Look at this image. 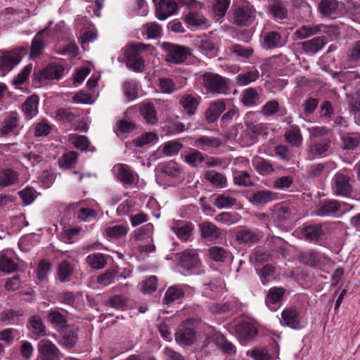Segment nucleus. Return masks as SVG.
I'll return each mask as SVG.
<instances>
[{"label":"nucleus","mask_w":360,"mask_h":360,"mask_svg":"<svg viewBox=\"0 0 360 360\" xmlns=\"http://www.w3.org/2000/svg\"><path fill=\"white\" fill-rule=\"evenodd\" d=\"M255 8L250 3L241 1L233 4L229 15V21L240 27L249 26L255 18Z\"/></svg>","instance_id":"obj_1"},{"label":"nucleus","mask_w":360,"mask_h":360,"mask_svg":"<svg viewBox=\"0 0 360 360\" xmlns=\"http://www.w3.org/2000/svg\"><path fill=\"white\" fill-rule=\"evenodd\" d=\"M354 180L345 171L336 172L331 179V191L334 195L349 198L353 193Z\"/></svg>","instance_id":"obj_2"},{"label":"nucleus","mask_w":360,"mask_h":360,"mask_svg":"<svg viewBox=\"0 0 360 360\" xmlns=\"http://www.w3.org/2000/svg\"><path fill=\"white\" fill-rule=\"evenodd\" d=\"M202 84L207 92L213 94H229L228 79L221 75L212 72H206L201 77Z\"/></svg>","instance_id":"obj_3"},{"label":"nucleus","mask_w":360,"mask_h":360,"mask_svg":"<svg viewBox=\"0 0 360 360\" xmlns=\"http://www.w3.org/2000/svg\"><path fill=\"white\" fill-rule=\"evenodd\" d=\"M148 47H150V45H146L142 43L128 46L125 51L127 66L135 72H142L144 68V62L139 54V51Z\"/></svg>","instance_id":"obj_4"},{"label":"nucleus","mask_w":360,"mask_h":360,"mask_svg":"<svg viewBox=\"0 0 360 360\" xmlns=\"http://www.w3.org/2000/svg\"><path fill=\"white\" fill-rule=\"evenodd\" d=\"M162 48L167 53L166 60L174 64L184 63L191 55V49L181 45L164 42Z\"/></svg>","instance_id":"obj_5"},{"label":"nucleus","mask_w":360,"mask_h":360,"mask_svg":"<svg viewBox=\"0 0 360 360\" xmlns=\"http://www.w3.org/2000/svg\"><path fill=\"white\" fill-rule=\"evenodd\" d=\"M281 324L294 330L304 327L305 323L300 310L295 307H286L281 312Z\"/></svg>","instance_id":"obj_6"},{"label":"nucleus","mask_w":360,"mask_h":360,"mask_svg":"<svg viewBox=\"0 0 360 360\" xmlns=\"http://www.w3.org/2000/svg\"><path fill=\"white\" fill-rule=\"evenodd\" d=\"M179 264L192 274H199L201 271V262L196 250L184 251L179 256Z\"/></svg>","instance_id":"obj_7"},{"label":"nucleus","mask_w":360,"mask_h":360,"mask_svg":"<svg viewBox=\"0 0 360 360\" xmlns=\"http://www.w3.org/2000/svg\"><path fill=\"white\" fill-rule=\"evenodd\" d=\"M113 173L125 188H132L139 179L138 174L125 164L115 165Z\"/></svg>","instance_id":"obj_8"},{"label":"nucleus","mask_w":360,"mask_h":360,"mask_svg":"<svg viewBox=\"0 0 360 360\" xmlns=\"http://www.w3.org/2000/svg\"><path fill=\"white\" fill-rule=\"evenodd\" d=\"M22 58V49L11 51H0V76H4Z\"/></svg>","instance_id":"obj_9"},{"label":"nucleus","mask_w":360,"mask_h":360,"mask_svg":"<svg viewBox=\"0 0 360 360\" xmlns=\"http://www.w3.org/2000/svg\"><path fill=\"white\" fill-rule=\"evenodd\" d=\"M194 320L188 319L184 321L176 333V342L181 345H191L195 338Z\"/></svg>","instance_id":"obj_10"},{"label":"nucleus","mask_w":360,"mask_h":360,"mask_svg":"<svg viewBox=\"0 0 360 360\" xmlns=\"http://www.w3.org/2000/svg\"><path fill=\"white\" fill-rule=\"evenodd\" d=\"M235 333L240 342L245 344L248 341L252 340L257 336L258 329L255 323L243 321L235 326Z\"/></svg>","instance_id":"obj_11"},{"label":"nucleus","mask_w":360,"mask_h":360,"mask_svg":"<svg viewBox=\"0 0 360 360\" xmlns=\"http://www.w3.org/2000/svg\"><path fill=\"white\" fill-rule=\"evenodd\" d=\"M178 13L179 4L173 0H160L155 3V16L160 20H165Z\"/></svg>","instance_id":"obj_12"},{"label":"nucleus","mask_w":360,"mask_h":360,"mask_svg":"<svg viewBox=\"0 0 360 360\" xmlns=\"http://www.w3.org/2000/svg\"><path fill=\"white\" fill-rule=\"evenodd\" d=\"M287 43L286 37L277 31L266 32L262 41V47L266 50L284 46Z\"/></svg>","instance_id":"obj_13"},{"label":"nucleus","mask_w":360,"mask_h":360,"mask_svg":"<svg viewBox=\"0 0 360 360\" xmlns=\"http://www.w3.org/2000/svg\"><path fill=\"white\" fill-rule=\"evenodd\" d=\"M170 229L181 240L188 241L192 236L194 226L191 222L178 220L172 222Z\"/></svg>","instance_id":"obj_14"},{"label":"nucleus","mask_w":360,"mask_h":360,"mask_svg":"<svg viewBox=\"0 0 360 360\" xmlns=\"http://www.w3.org/2000/svg\"><path fill=\"white\" fill-rule=\"evenodd\" d=\"M64 68L59 63H50L43 68L39 75H37L39 80L42 79H60L64 74Z\"/></svg>","instance_id":"obj_15"},{"label":"nucleus","mask_w":360,"mask_h":360,"mask_svg":"<svg viewBox=\"0 0 360 360\" xmlns=\"http://www.w3.org/2000/svg\"><path fill=\"white\" fill-rule=\"evenodd\" d=\"M199 230L201 237L207 241L217 240L222 235L221 230L210 221H203L199 224Z\"/></svg>","instance_id":"obj_16"},{"label":"nucleus","mask_w":360,"mask_h":360,"mask_svg":"<svg viewBox=\"0 0 360 360\" xmlns=\"http://www.w3.org/2000/svg\"><path fill=\"white\" fill-rule=\"evenodd\" d=\"M236 237L240 244L252 245L257 243L262 236L257 230L241 229L236 232Z\"/></svg>","instance_id":"obj_17"},{"label":"nucleus","mask_w":360,"mask_h":360,"mask_svg":"<svg viewBox=\"0 0 360 360\" xmlns=\"http://www.w3.org/2000/svg\"><path fill=\"white\" fill-rule=\"evenodd\" d=\"M14 255V252L9 249L0 252V271L11 274L17 269L18 265L13 259Z\"/></svg>","instance_id":"obj_18"},{"label":"nucleus","mask_w":360,"mask_h":360,"mask_svg":"<svg viewBox=\"0 0 360 360\" xmlns=\"http://www.w3.org/2000/svg\"><path fill=\"white\" fill-rule=\"evenodd\" d=\"M188 288L186 285H175L169 286L165 291L162 303L169 305L174 301L181 299L185 296L186 290Z\"/></svg>","instance_id":"obj_19"},{"label":"nucleus","mask_w":360,"mask_h":360,"mask_svg":"<svg viewBox=\"0 0 360 360\" xmlns=\"http://www.w3.org/2000/svg\"><path fill=\"white\" fill-rule=\"evenodd\" d=\"M240 101L247 107L257 106L263 101L257 90L253 87H248L242 91Z\"/></svg>","instance_id":"obj_20"},{"label":"nucleus","mask_w":360,"mask_h":360,"mask_svg":"<svg viewBox=\"0 0 360 360\" xmlns=\"http://www.w3.org/2000/svg\"><path fill=\"white\" fill-rule=\"evenodd\" d=\"M316 214L320 217H338V200H324L318 207L316 210Z\"/></svg>","instance_id":"obj_21"},{"label":"nucleus","mask_w":360,"mask_h":360,"mask_svg":"<svg viewBox=\"0 0 360 360\" xmlns=\"http://www.w3.org/2000/svg\"><path fill=\"white\" fill-rule=\"evenodd\" d=\"M226 104L224 100H217L212 102L205 112V117L208 122H215L225 110Z\"/></svg>","instance_id":"obj_22"},{"label":"nucleus","mask_w":360,"mask_h":360,"mask_svg":"<svg viewBox=\"0 0 360 360\" xmlns=\"http://www.w3.org/2000/svg\"><path fill=\"white\" fill-rule=\"evenodd\" d=\"M221 145L220 139L207 136H200L193 139V146L201 150L217 148Z\"/></svg>","instance_id":"obj_23"},{"label":"nucleus","mask_w":360,"mask_h":360,"mask_svg":"<svg viewBox=\"0 0 360 360\" xmlns=\"http://www.w3.org/2000/svg\"><path fill=\"white\" fill-rule=\"evenodd\" d=\"M327 43V38L324 36L316 37L304 41L302 44V50L307 53L314 54L321 51Z\"/></svg>","instance_id":"obj_24"},{"label":"nucleus","mask_w":360,"mask_h":360,"mask_svg":"<svg viewBox=\"0 0 360 360\" xmlns=\"http://www.w3.org/2000/svg\"><path fill=\"white\" fill-rule=\"evenodd\" d=\"M286 112V109L281 108L278 101L275 99L266 102L260 110V113L266 117H272L277 114L283 116Z\"/></svg>","instance_id":"obj_25"},{"label":"nucleus","mask_w":360,"mask_h":360,"mask_svg":"<svg viewBox=\"0 0 360 360\" xmlns=\"http://www.w3.org/2000/svg\"><path fill=\"white\" fill-rule=\"evenodd\" d=\"M139 110L141 116L148 124H155L158 122L157 112L153 103H142L139 106Z\"/></svg>","instance_id":"obj_26"},{"label":"nucleus","mask_w":360,"mask_h":360,"mask_svg":"<svg viewBox=\"0 0 360 360\" xmlns=\"http://www.w3.org/2000/svg\"><path fill=\"white\" fill-rule=\"evenodd\" d=\"M330 146L329 139H323L319 141L311 143L307 148V155L309 158H314L324 154Z\"/></svg>","instance_id":"obj_27"},{"label":"nucleus","mask_w":360,"mask_h":360,"mask_svg":"<svg viewBox=\"0 0 360 360\" xmlns=\"http://www.w3.org/2000/svg\"><path fill=\"white\" fill-rule=\"evenodd\" d=\"M347 62L349 68L360 65V39L354 41L346 52Z\"/></svg>","instance_id":"obj_28"},{"label":"nucleus","mask_w":360,"mask_h":360,"mask_svg":"<svg viewBox=\"0 0 360 360\" xmlns=\"http://www.w3.org/2000/svg\"><path fill=\"white\" fill-rule=\"evenodd\" d=\"M276 198V193L268 191H259L252 193L249 201L254 205H264Z\"/></svg>","instance_id":"obj_29"},{"label":"nucleus","mask_w":360,"mask_h":360,"mask_svg":"<svg viewBox=\"0 0 360 360\" xmlns=\"http://www.w3.org/2000/svg\"><path fill=\"white\" fill-rule=\"evenodd\" d=\"M339 2L337 0H321L319 4L320 13L325 17L336 18Z\"/></svg>","instance_id":"obj_30"},{"label":"nucleus","mask_w":360,"mask_h":360,"mask_svg":"<svg viewBox=\"0 0 360 360\" xmlns=\"http://www.w3.org/2000/svg\"><path fill=\"white\" fill-rule=\"evenodd\" d=\"M204 179L214 186L224 188L227 186V179L224 174L214 170H207L204 174Z\"/></svg>","instance_id":"obj_31"},{"label":"nucleus","mask_w":360,"mask_h":360,"mask_svg":"<svg viewBox=\"0 0 360 360\" xmlns=\"http://www.w3.org/2000/svg\"><path fill=\"white\" fill-rule=\"evenodd\" d=\"M179 104L186 112L193 115L199 105V99L191 94H184L179 98Z\"/></svg>","instance_id":"obj_32"},{"label":"nucleus","mask_w":360,"mask_h":360,"mask_svg":"<svg viewBox=\"0 0 360 360\" xmlns=\"http://www.w3.org/2000/svg\"><path fill=\"white\" fill-rule=\"evenodd\" d=\"M269 13L275 20H281L287 18L288 10L283 2L279 0L272 1L269 5Z\"/></svg>","instance_id":"obj_33"},{"label":"nucleus","mask_w":360,"mask_h":360,"mask_svg":"<svg viewBox=\"0 0 360 360\" xmlns=\"http://www.w3.org/2000/svg\"><path fill=\"white\" fill-rule=\"evenodd\" d=\"M322 255L315 250L302 252L300 255V260L302 263L311 266L316 267L321 262Z\"/></svg>","instance_id":"obj_34"},{"label":"nucleus","mask_w":360,"mask_h":360,"mask_svg":"<svg viewBox=\"0 0 360 360\" xmlns=\"http://www.w3.org/2000/svg\"><path fill=\"white\" fill-rule=\"evenodd\" d=\"M18 118L15 112H10L4 120L0 128V136H4L12 132L18 126Z\"/></svg>","instance_id":"obj_35"},{"label":"nucleus","mask_w":360,"mask_h":360,"mask_svg":"<svg viewBox=\"0 0 360 360\" xmlns=\"http://www.w3.org/2000/svg\"><path fill=\"white\" fill-rule=\"evenodd\" d=\"M341 141L344 149L354 150L360 143V134L358 132L342 134Z\"/></svg>","instance_id":"obj_36"},{"label":"nucleus","mask_w":360,"mask_h":360,"mask_svg":"<svg viewBox=\"0 0 360 360\" xmlns=\"http://www.w3.org/2000/svg\"><path fill=\"white\" fill-rule=\"evenodd\" d=\"M39 98L36 95L29 96L24 102V115L32 119L38 114Z\"/></svg>","instance_id":"obj_37"},{"label":"nucleus","mask_w":360,"mask_h":360,"mask_svg":"<svg viewBox=\"0 0 360 360\" xmlns=\"http://www.w3.org/2000/svg\"><path fill=\"white\" fill-rule=\"evenodd\" d=\"M285 293V289L283 287H273L271 288L266 296L265 302L267 307H271L279 303Z\"/></svg>","instance_id":"obj_38"},{"label":"nucleus","mask_w":360,"mask_h":360,"mask_svg":"<svg viewBox=\"0 0 360 360\" xmlns=\"http://www.w3.org/2000/svg\"><path fill=\"white\" fill-rule=\"evenodd\" d=\"M184 22L191 27H198L206 25L207 18L198 11H190L184 16Z\"/></svg>","instance_id":"obj_39"},{"label":"nucleus","mask_w":360,"mask_h":360,"mask_svg":"<svg viewBox=\"0 0 360 360\" xmlns=\"http://www.w3.org/2000/svg\"><path fill=\"white\" fill-rule=\"evenodd\" d=\"M48 321L58 330L67 327V318L57 310H51L47 314Z\"/></svg>","instance_id":"obj_40"},{"label":"nucleus","mask_w":360,"mask_h":360,"mask_svg":"<svg viewBox=\"0 0 360 360\" xmlns=\"http://www.w3.org/2000/svg\"><path fill=\"white\" fill-rule=\"evenodd\" d=\"M302 234L307 240L316 242L323 234V230L320 224H313L303 228Z\"/></svg>","instance_id":"obj_41"},{"label":"nucleus","mask_w":360,"mask_h":360,"mask_svg":"<svg viewBox=\"0 0 360 360\" xmlns=\"http://www.w3.org/2000/svg\"><path fill=\"white\" fill-rule=\"evenodd\" d=\"M286 141L292 146L298 147L302 143V136L300 129L297 125H291V127L285 134Z\"/></svg>","instance_id":"obj_42"},{"label":"nucleus","mask_w":360,"mask_h":360,"mask_svg":"<svg viewBox=\"0 0 360 360\" xmlns=\"http://www.w3.org/2000/svg\"><path fill=\"white\" fill-rule=\"evenodd\" d=\"M321 25H302L298 28L295 35L298 39H303L318 34L321 31Z\"/></svg>","instance_id":"obj_43"},{"label":"nucleus","mask_w":360,"mask_h":360,"mask_svg":"<svg viewBox=\"0 0 360 360\" xmlns=\"http://www.w3.org/2000/svg\"><path fill=\"white\" fill-rule=\"evenodd\" d=\"M128 228L122 224H116L107 226L105 229V233L108 238L111 239H119L127 235Z\"/></svg>","instance_id":"obj_44"},{"label":"nucleus","mask_w":360,"mask_h":360,"mask_svg":"<svg viewBox=\"0 0 360 360\" xmlns=\"http://www.w3.org/2000/svg\"><path fill=\"white\" fill-rule=\"evenodd\" d=\"M259 77V72L257 70H250L240 73L236 76V83L239 86H246L255 82Z\"/></svg>","instance_id":"obj_45"},{"label":"nucleus","mask_w":360,"mask_h":360,"mask_svg":"<svg viewBox=\"0 0 360 360\" xmlns=\"http://www.w3.org/2000/svg\"><path fill=\"white\" fill-rule=\"evenodd\" d=\"M85 261L90 267L94 269H103L106 264L105 255L100 252L90 254L86 257Z\"/></svg>","instance_id":"obj_46"},{"label":"nucleus","mask_w":360,"mask_h":360,"mask_svg":"<svg viewBox=\"0 0 360 360\" xmlns=\"http://www.w3.org/2000/svg\"><path fill=\"white\" fill-rule=\"evenodd\" d=\"M18 177V174L11 169L0 170V186L6 187L15 184Z\"/></svg>","instance_id":"obj_47"},{"label":"nucleus","mask_w":360,"mask_h":360,"mask_svg":"<svg viewBox=\"0 0 360 360\" xmlns=\"http://www.w3.org/2000/svg\"><path fill=\"white\" fill-rule=\"evenodd\" d=\"M52 129L51 124L45 119L37 122L32 129L29 130V133L33 131L36 137L46 136L49 135Z\"/></svg>","instance_id":"obj_48"},{"label":"nucleus","mask_w":360,"mask_h":360,"mask_svg":"<svg viewBox=\"0 0 360 360\" xmlns=\"http://www.w3.org/2000/svg\"><path fill=\"white\" fill-rule=\"evenodd\" d=\"M184 161L191 167L196 168L200 163L204 162V156L200 151L196 149H191V150L184 155Z\"/></svg>","instance_id":"obj_49"},{"label":"nucleus","mask_w":360,"mask_h":360,"mask_svg":"<svg viewBox=\"0 0 360 360\" xmlns=\"http://www.w3.org/2000/svg\"><path fill=\"white\" fill-rule=\"evenodd\" d=\"M233 183L242 187H249L253 185L250 175L246 171H236L233 173Z\"/></svg>","instance_id":"obj_50"},{"label":"nucleus","mask_w":360,"mask_h":360,"mask_svg":"<svg viewBox=\"0 0 360 360\" xmlns=\"http://www.w3.org/2000/svg\"><path fill=\"white\" fill-rule=\"evenodd\" d=\"M41 33L42 32H39L32 40L31 50L29 56L30 60H34L42 53V51L44 48V44L40 38Z\"/></svg>","instance_id":"obj_51"},{"label":"nucleus","mask_w":360,"mask_h":360,"mask_svg":"<svg viewBox=\"0 0 360 360\" xmlns=\"http://www.w3.org/2000/svg\"><path fill=\"white\" fill-rule=\"evenodd\" d=\"M73 270L71 265L67 261L60 262L57 267V274L60 282L69 281L70 276L72 274Z\"/></svg>","instance_id":"obj_52"},{"label":"nucleus","mask_w":360,"mask_h":360,"mask_svg":"<svg viewBox=\"0 0 360 360\" xmlns=\"http://www.w3.org/2000/svg\"><path fill=\"white\" fill-rule=\"evenodd\" d=\"M229 255V252L221 247L213 246L209 249V256L217 262H224Z\"/></svg>","instance_id":"obj_53"},{"label":"nucleus","mask_w":360,"mask_h":360,"mask_svg":"<svg viewBox=\"0 0 360 360\" xmlns=\"http://www.w3.org/2000/svg\"><path fill=\"white\" fill-rule=\"evenodd\" d=\"M123 93L128 101L135 99L138 96L137 83L134 80H127L123 83Z\"/></svg>","instance_id":"obj_54"},{"label":"nucleus","mask_w":360,"mask_h":360,"mask_svg":"<svg viewBox=\"0 0 360 360\" xmlns=\"http://www.w3.org/2000/svg\"><path fill=\"white\" fill-rule=\"evenodd\" d=\"M78 117L69 108H60L56 112V119L63 122H72Z\"/></svg>","instance_id":"obj_55"},{"label":"nucleus","mask_w":360,"mask_h":360,"mask_svg":"<svg viewBox=\"0 0 360 360\" xmlns=\"http://www.w3.org/2000/svg\"><path fill=\"white\" fill-rule=\"evenodd\" d=\"M158 140V136L154 132H146L132 141L133 144L139 148H142L146 144Z\"/></svg>","instance_id":"obj_56"},{"label":"nucleus","mask_w":360,"mask_h":360,"mask_svg":"<svg viewBox=\"0 0 360 360\" xmlns=\"http://www.w3.org/2000/svg\"><path fill=\"white\" fill-rule=\"evenodd\" d=\"M214 220L219 223L230 226L236 224L239 220V217L238 214L224 212L216 215L214 217Z\"/></svg>","instance_id":"obj_57"},{"label":"nucleus","mask_w":360,"mask_h":360,"mask_svg":"<svg viewBox=\"0 0 360 360\" xmlns=\"http://www.w3.org/2000/svg\"><path fill=\"white\" fill-rule=\"evenodd\" d=\"M327 167V163H317L309 166L307 169L308 177L311 179L321 177L326 173Z\"/></svg>","instance_id":"obj_58"},{"label":"nucleus","mask_w":360,"mask_h":360,"mask_svg":"<svg viewBox=\"0 0 360 360\" xmlns=\"http://www.w3.org/2000/svg\"><path fill=\"white\" fill-rule=\"evenodd\" d=\"M153 226L148 223L134 231V239L137 241L144 240L151 237Z\"/></svg>","instance_id":"obj_59"},{"label":"nucleus","mask_w":360,"mask_h":360,"mask_svg":"<svg viewBox=\"0 0 360 360\" xmlns=\"http://www.w3.org/2000/svg\"><path fill=\"white\" fill-rule=\"evenodd\" d=\"M254 164L257 171L262 175H266L274 171L272 165L263 158L256 159Z\"/></svg>","instance_id":"obj_60"},{"label":"nucleus","mask_w":360,"mask_h":360,"mask_svg":"<svg viewBox=\"0 0 360 360\" xmlns=\"http://www.w3.org/2000/svg\"><path fill=\"white\" fill-rule=\"evenodd\" d=\"M51 263L46 259L39 261L37 269V276L40 281L46 280L48 274L51 271Z\"/></svg>","instance_id":"obj_61"},{"label":"nucleus","mask_w":360,"mask_h":360,"mask_svg":"<svg viewBox=\"0 0 360 360\" xmlns=\"http://www.w3.org/2000/svg\"><path fill=\"white\" fill-rule=\"evenodd\" d=\"M117 272L114 269H107L103 274L97 277L96 281L100 285L107 286L113 283Z\"/></svg>","instance_id":"obj_62"},{"label":"nucleus","mask_w":360,"mask_h":360,"mask_svg":"<svg viewBox=\"0 0 360 360\" xmlns=\"http://www.w3.org/2000/svg\"><path fill=\"white\" fill-rule=\"evenodd\" d=\"M182 144L176 141H171L164 144L162 152L167 156L176 155L182 148Z\"/></svg>","instance_id":"obj_63"},{"label":"nucleus","mask_w":360,"mask_h":360,"mask_svg":"<svg viewBox=\"0 0 360 360\" xmlns=\"http://www.w3.org/2000/svg\"><path fill=\"white\" fill-rule=\"evenodd\" d=\"M77 158L78 153L77 152L70 151L63 155L60 165L62 167L71 169L76 164Z\"/></svg>","instance_id":"obj_64"}]
</instances>
